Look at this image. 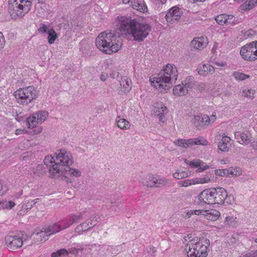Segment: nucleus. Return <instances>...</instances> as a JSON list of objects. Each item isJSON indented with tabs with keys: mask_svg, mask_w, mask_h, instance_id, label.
<instances>
[{
	"mask_svg": "<svg viewBox=\"0 0 257 257\" xmlns=\"http://www.w3.org/2000/svg\"><path fill=\"white\" fill-rule=\"evenodd\" d=\"M185 162L187 164L189 165L192 168H197L200 165L199 163H200L199 160H194L192 161H190L187 160H185Z\"/></svg>",
	"mask_w": 257,
	"mask_h": 257,
	"instance_id": "37998d69",
	"label": "nucleus"
},
{
	"mask_svg": "<svg viewBox=\"0 0 257 257\" xmlns=\"http://www.w3.org/2000/svg\"><path fill=\"white\" fill-rule=\"evenodd\" d=\"M84 249L83 245L77 243L69 248L67 250H68L69 253L78 256L79 252L83 251Z\"/></svg>",
	"mask_w": 257,
	"mask_h": 257,
	"instance_id": "c756f323",
	"label": "nucleus"
},
{
	"mask_svg": "<svg viewBox=\"0 0 257 257\" xmlns=\"http://www.w3.org/2000/svg\"><path fill=\"white\" fill-rule=\"evenodd\" d=\"M120 89L118 94H122L128 92L132 88V81L130 78L124 76L119 81Z\"/></svg>",
	"mask_w": 257,
	"mask_h": 257,
	"instance_id": "4be33fe9",
	"label": "nucleus"
},
{
	"mask_svg": "<svg viewBox=\"0 0 257 257\" xmlns=\"http://www.w3.org/2000/svg\"><path fill=\"white\" fill-rule=\"evenodd\" d=\"M35 200H30L26 205H24L23 206V207L25 209H26V210H30L31 209L32 207L33 206V205H34L36 203V202H34Z\"/></svg>",
	"mask_w": 257,
	"mask_h": 257,
	"instance_id": "09e8293b",
	"label": "nucleus"
},
{
	"mask_svg": "<svg viewBox=\"0 0 257 257\" xmlns=\"http://www.w3.org/2000/svg\"><path fill=\"white\" fill-rule=\"evenodd\" d=\"M177 77V67L174 64H168L163 70V74L154 77L150 81L152 86L160 92H164L170 88L171 84L176 82Z\"/></svg>",
	"mask_w": 257,
	"mask_h": 257,
	"instance_id": "7ed1b4c3",
	"label": "nucleus"
},
{
	"mask_svg": "<svg viewBox=\"0 0 257 257\" xmlns=\"http://www.w3.org/2000/svg\"><path fill=\"white\" fill-rule=\"evenodd\" d=\"M167 110V107L162 102H157L154 105L153 109L154 115L158 117L159 123L160 124L164 123L165 121V112Z\"/></svg>",
	"mask_w": 257,
	"mask_h": 257,
	"instance_id": "6ab92c4d",
	"label": "nucleus"
},
{
	"mask_svg": "<svg viewBox=\"0 0 257 257\" xmlns=\"http://www.w3.org/2000/svg\"><path fill=\"white\" fill-rule=\"evenodd\" d=\"M184 214L183 215V216L186 218H189L191 217V216L193 214V210H189L187 212H184Z\"/></svg>",
	"mask_w": 257,
	"mask_h": 257,
	"instance_id": "603ef678",
	"label": "nucleus"
},
{
	"mask_svg": "<svg viewBox=\"0 0 257 257\" xmlns=\"http://www.w3.org/2000/svg\"><path fill=\"white\" fill-rule=\"evenodd\" d=\"M244 257H257V251H254L252 253H250L248 255H246Z\"/></svg>",
	"mask_w": 257,
	"mask_h": 257,
	"instance_id": "680f3d73",
	"label": "nucleus"
},
{
	"mask_svg": "<svg viewBox=\"0 0 257 257\" xmlns=\"http://www.w3.org/2000/svg\"><path fill=\"white\" fill-rule=\"evenodd\" d=\"M131 6L133 9L140 12H147V6L144 0H134L131 2Z\"/></svg>",
	"mask_w": 257,
	"mask_h": 257,
	"instance_id": "5701e85b",
	"label": "nucleus"
},
{
	"mask_svg": "<svg viewBox=\"0 0 257 257\" xmlns=\"http://www.w3.org/2000/svg\"><path fill=\"white\" fill-rule=\"evenodd\" d=\"M115 34L111 32L101 33L96 38V47L101 51L107 54H111L117 52L121 47L122 43L116 41Z\"/></svg>",
	"mask_w": 257,
	"mask_h": 257,
	"instance_id": "20e7f679",
	"label": "nucleus"
},
{
	"mask_svg": "<svg viewBox=\"0 0 257 257\" xmlns=\"http://www.w3.org/2000/svg\"><path fill=\"white\" fill-rule=\"evenodd\" d=\"M230 140H231V139L230 137H227V136H223V138H222L221 142H222L224 144H228V143H229Z\"/></svg>",
	"mask_w": 257,
	"mask_h": 257,
	"instance_id": "5fc2aeb1",
	"label": "nucleus"
},
{
	"mask_svg": "<svg viewBox=\"0 0 257 257\" xmlns=\"http://www.w3.org/2000/svg\"><path fill=\"white\" fill-rule=\"evenodd\" d=\"M69 251L67 249L65 248H61L56 252H53L51 254V257H63L68 256Z\"/></svg>",
	"mask_w": 257,
	"mask_h": 257,
	"instance_id": "e433bc0d",
	"label": "nucleus"
},
{
	"mask_svg": "<svg viewBox=\"0 0 257 257\" xmlns=\"http://www.w3.org/2000/svg\"><path fill=\"white\" fill-rule=\"evenodd\" d=\"M199 161L200 162V163H199L200 165L197 169V171L198 172H201L209 168V166L207 165L204 162H202L200 160H199Z\"/></svg>",
	"mask_w": 257,
	"mask_h": 257,
	"instance_id": "a18cd8bd",
	"label": "nucleus"
},
{
	"mask_svg": "<svg viewBox=\"0 0 257 257\" xmlns=\"http://www.w3.org/2000/svg\"><path fill=\"white\" fill-rule=\"evenodd\" d=\"M49 113L46 111H39L34 113L32 116L27 118L26 123L28 127L33 128L39 123L43 122L48 117Z\"/></svg>",
	"mask_w": 257,
	"mask_h": 257,
	"instance_id": "f8f14e48",
	"label": "nucleus"
},
{
	"mask_svg": "<svg viewBox=\"0 0 257 257\" xmlns=\"http://www.w3.org/2000/svg\"><path fill=\"white\" fill-rule=\"evenodd\" d=\"M250 146L254 150L257 151V141H253L251 142Z\"/></svg>",
	"mask_w": 257,
	"mask_h": 257,
	"instance_id": "bf43d9fd",
	"label": "nucleus"
},
{
	"mask_svg": "<svg viewBox=\"0 0 257 257\" xmlns=\"http://www.w3.org/2000/svg\"><path fill=\"white\" fill-rule=\"evenodd\" d=\"M204 40V39L203 37L195 38L192 41V44L196 49H202L206 46V43Z\"/></svg>",
	"mask_w": 257,
	"mask_h": 257,
	"instance_id": "2f4dec72",
	"label": "nucleus"
},
{
	"mask_svg": "<svg viewBox=\"0 0 257 257\" xmlns=\"http://www.w3.org/2000/svg\"><path fill=\"white\" fill-rule=\"evenodd\" d=\"M49 29L48 28V27L45 24H40L39 28H38V31L42 34L47 33Z\"/></svg>",
	"mask_w": 257,
	"mask_h": 257,
	"instance_id": "de8ad7c7",
	"label": "nucleus"
},
{
	"mask_svg": "<svg viewBox=\"0 0 257 257\" xmlns=\"http://www.w3.org/2000/svg\"><path fill=\"white\" fill-rule=\"evenodd\" d=\"M236 217L233 216H226L224 220V225L226 227H235L237 225Z\"/></svg>",
	"mask_w": 257,
	"mask_h": 257,
	"instance_id": "72a5a7b5",
	"label": "nucleus"
},
{
	"mask_svg": "<svg viewBox=\"0 0 257 257\" xmlns=\"http://www.w3.org/2000/svg\"><path fill=\"white\" fill-rule=\"evenodd\" d=\"M174 143L177 146L181 147L183 148H187L191 146L192 140H191V139L188 140L179 139L174 141Z\"/></svg>",
	"mask_w": 257,
	"mask_h": 257,
	"instance_id": "7c9ffc66",
	"label": "nucleus"
},
{
	"mask_svg": "<svg viewBox=\"0 0 257 257\" xmlns=\"http://www.w3.org/2000/svg\"><path fill=\"white\" fill-rule=\"evenodd\" d=\"M210 240L204 238H197L190 240L187 244L188 257H206L208 255Z\"/></svg>",
	"mask_w": 257,
	"mask_h": 257,
	"instance_id": "39448f33",
	"label": "nucleus"
},
{
	"mask_svg": "<svg viewBox=\"0 0 257 257\" xmlns=\"http://www.w3.org/2000/svg\"><path fill=\"white\" fill-rule=\"evenodd\" d=\"M16 204L12 201H2L1 207L3 209H11Z\"/></svg>",
	"mask_w": 257,
	"mask_h": 257,
	"instance_id": "a19ab883",
	"label": "nucleus"
},
{
	"mask_svg": "<svg viewBox=\"0 0 257 257\" xmlns=\"http://www.w3.org/2000/svg\"><path fill=\"white\" fill-rule=\"evenodd\" d=\"M25 132V130L23 129H17L15 131V134L17 135L22 134Z\"/></svg>",
	"mask_w": 257,
	"mask_h": 257,
	"instance_id": "052dcab7",
	"label": "nucleus"
},
{
	"mask_svg": "<svg viewBox=\"0 0 257 257\" xmlns=\"http://www.w3.org/2000/svg\"><path fill=\"white\" fill-rule=\"evenodd\" d=\"M216 119V113L213 112L209 117L206 114L194 116L192 119V122L197 127H204L214 122Z\"/></svg>",
	"mask_w": 257,
	"mask_h": 257,
	"instance_id": "2eb2a0df",
	"label": "nucleus"
},
{
	"mask_svg": "<svg viewBox=\"0 0 257 257\" xmlns=\"http://www.w3.org/2000/svg\"><path fill=\"white\" fill-rule=\"evenodd\" d=\"M204 216L208 220L215 221L217 220L220 215V212L215 209L206 210Z\"/></svg>",
	"mask_w": 257,
	"mask_h": 257,
	"instance_id": "cd10ccee",
	"label": "nucleus"
},
{
	"mask_svg": "<svg viewBox=\"0 0 257 257\" xmlns=\"http://www.w3.org/2000/svg\"><path fill=\"white\" fill-rule=\"evenodd\" d=\"M118 198L115 197V195H113L110 196L109 200H110V203L111 204H113L116 202V201L117 200Z\"/></svg>",
	"mask_w": 257,
	"mask_h": 257,
	"instance_id": "4d7b16f0",
	"label": "nucleus"
},
{
	"mask_svg": "<svg viewBox=\"0 0 257 257\" xmlns=\"http://www.w3.org/2000/svg\"><path fill=\"white\" fill-rule=\"evenodd\" d=\"M116 22V31L119 36L131 35L133 39L138 42H143L152 30L149 24L136 19L121 17Z\"/></svg>",
	"mask_w": 257,
	"mask_h": 257,
	"instance_id": "f257e3e1",
	"label": "nucleus"
},
{
	"mask_svg": "<svg viewBox=\"0 0 257 257\" xmlns=\"http://www.w3.org/2000/svg\"><path fill=\"white\" fill-rule=\"evenodd\" d=\"M5 45V39L2 32H0V50L4 47Z\"/></svg>",
	"mask_w": 257,
	"mask_h": 257,
	"instance_id": "8fccbe9b",
	"label": "nucleus"
},
{
	"mask_svg": "<svg viewBox=\"0 0 257 257\" xmlns=\"http://www.w3.org/2000/svg\"><path fill=\"white\" fill-rule=\"evenodd\" d=\"M173 176L174 178L179 180L188 177L189 176V173L186 171H179V170H177L173 173Z\"/></svg>",
	"mask_w": 257,
	"mask_h": 257,
	"instance_id": "4c0bfd02",
	"label": "nucleus"
},
{
	"mask_svg": "<svg viewBox=\"0 0 257 257\" xmlns=\"http://www.w3.org/2000/svg\"><path fill=\"white\" fill-rule=\"evenodd\" d=\"M215 174L220 176H223L225 175V172L224 170H216Z\"/></svg>",
	"mask_w": 257,
	"mask_h": 257,
	"instance_id": "864d4df0",
	"label": "nucleus"
},
{
	"mask_svg": "<svg viewBox=\"0 0 257 257\" xmlns=\"http://www.w3.org/2000/svg\"><path fill=\"white\" fill-rule=\"evenodd\" d=\"M97 222L98 221L96 217L88 219L77 225L75 228V231L79 233H81L96 225Z\"/></svg>",
	"mask_w": 257,
	"mask_h": 257,
	"instance_id": "aec40b11",
	"label": "nucleus"
},
{
	"mask_svg": "<svg viewBox=\"0 0 257 257\" xmlns=\"http://www.w3.org/2000/svg\"><path fill=\"white\" fill-rule=\"evenodd\" d=\"M14 95L20 105L26 106L37 98L38 91L35 87L29 86L19 88L14 92Z\"/></svg>",
	"mask_w": 257,
	"mask_h": 257,
	"instance_id": "423d86ee",
	"label": "nucleus"
},
{
	"mask_svg": "<svg viewBox=\"0 0 257 257\" xmlns=\"http://www.w3.org/2000/svg\"><path fill=\"white\" fill-rule=\"evenodd\" d=\"M48 35L47 40L49 44L54 43L55 40L57 39L58 35L56 33L53 28L49 29L47 33Z\"/></svg>",
	"mask_w": 257,
	"mask_h": 257,
	"instance_id": "473e14b6",
	"label": "nucleus"
},
{
	"mask_svg": "<svg viewBox=\"0 0 257 257\" xmlns=\"http://www.w3.org/2000/svg\"><path fill=\"white\" fill-rule=\"evenodd\" d=\"M149 251L151 253H154L156 251V250L155 249V247H150V250Z\"/></svg>",
	"mask_w": 257,
	"mask_h": 257,
	"instance_id": "0e129e2a",
	"label": "nucleus"
},
{
	"mask_svg": "<svg viewBox=\"0 0 257 257\" xmlns=\"http://www.w3.org/2000/svg\"><path fill=\"white\" fill-rule=\"evenodd\" d=\"M42 165L38 164L35 168H31L30 173L31 174H33L39 176L41 173V171L42 170Z\"/></svg>",
	"mask_w": 257,
	"mask_h": 257,
	"instance_id": "c03bdc74",
	"label": "nucleus"
},
{
	"mask_svg": "<svg viewBox=\"0 0 257 257\" xmlns=\"http://www.w3.org/2000/svg\"><path fill=\"white\" fill-rule=\"evenodd\" d=\"M193 211V214L195 215H203L204 216V214L206 212V210H195Z\"/></svg>",
	"mask_w": 257,
	"mask_h": 257,
	"instance_id": "3c124183",
	"label": "nucleus"
},
{
	"mask_svg": "<svg viewBox=\"0 0 257 257\" xmlns=\"http://www.w3.org/2000/svg\"><path fill=\"white\" fill-rule=\"evenodd\" d=\"M235 138L240 144L247 145L250 143L249 136L243 132L237 131L234 133Z\"/></svg>",
	"mask_w": 257,
	"mask_h": 257,
	"instance_id": "a878e982",
	"label": "nucleus"
},
{
	"mask_svg": "<svg viewBox=\"0 0 257 257\" xmlns=\"http://www.w3.org/2000/svg\"><path fill=\"white\" fill-rule=\"evenodd\" d=\"M61 220L57 223L49 225L44 230H41L36 234L35 239L37 242H44L48 239V236L59 232L60 230L65 229L63 228Z\"/></svg>",
	"mask_w": 257,
	"mask_h": 257,
	"instance_id": "0eeeda50",
	"label": "nucleus"
},
{
	"mask_svg": "<svg viewBox=\"0 0 257 257\" xmlns=\"http://www.w3.org/2000/svg\"><path fill=\"white\" fill-rule=\"evenodd\" d=\"M173 94L177 96H184L188 93L187 90L182 83L176 85L173 88Z\"/></svg>",
	"mask_w": 257,
	"mask_h": 257,
	"instance_id": "c85d7f7f",
	"label": "nucleus"
},
{
	"mask_svg": "<svg viewBox=\"0 0 257 257\" xmlns=\"http://www.w3.org/2000/svg\"><path fill=\"white\" fill-rule=\"evenodd\" d=\"M214 204H222L227 196V191L223 188H214Z\"/></svg>",
	"mask_w": 257,
	"mask_h": 257,
	"instance_id": "412c9836",
	"label": "nucleus"
},
{
	"mask_svg": "<svg viewBox=\"0 0 257 257\" xmlns=\"http://www.w3.org/2000/svg\"><path fill=\"white\" fill-rule=\"evenodd\" d=\"M209 177L196 178L193 179H187L178 182L179 187H187L188 186L198 184H204L210 182Z\"/></svg>",
	"mask_w": 257,
	"mask_h": 257,
	"instance_id": "dca6fc26",
	"label": "nucleus"
},
{
	"mask_svg": "<svg viewBox=\"0 0 257 257\" xmlns=\"http://www.w3.org/2000/svg\"><path fill=\"white\" fill-rule=\"evenodd\" d=\"M214 188L207 189L202 191L198 196V203L201 206L213 204L214 201Z\"/></svg>",
	"mask_w": 257,
	"mask_h": 257,
	"instance_id": "4468645a",
	"label": "nucleus"
},
{
	"mask_svg": "<svg viewBox=\"0 0 257 257\" xmlns=\"http://www.w3.org/2000/svg\"><path fill=\"white\" fill-rule=\"evenodd\" d=\"M182 12L179 8L175 6L170 9L166 15L165 18L167 22L173 24L180 20Z\"/></svg>",
	"mask_w": 257,
	"mask_h": 257,
	"instance_id": "f3484780",
	"label": "nucleus"
},
{
	"mask_svg": "<svg viewBox=\"0 0 257 257\" xmlns=\"http://www.w3.org/2000/svg\"><path fill=\"white\" fill-rule=\"evenodd\" d=\"M233 76L238 81H242L250 77L249 75L239 72H234Z\"/></svg>",
	"mask_w": 257,
	"mask_h": 257,
	"instance_id": "58836bf2",
	"label": "nucleus"
},
{
	"mask_svg": "<svg viewBox=\"0 0 257 257\" xmlns=\"http://www.w3.org/2000/svg\"><path fill=\"white\" fill-rule=\"evenodd\" d=\"M253 31L251 30H249L246 32V35L247 36H250L253 35Z\"/></svg>",
	"mask_w": 257,
	"mask_h": 257,
	"instance_id": "e2e57ef3",
	"label": "nucleus"
},
{
	"mask_svg": "<svg viewBox=\"0 0 257 257\" xmlns=\"http://www.w3.org/2000/svg\"><path fill=\"white\" fill-rule=\"evenodd\" d=\"M257 5V0H249L245 2L241 6V9L243 11L249 10L253 8Z\"/></svg>",
	"mask_w": 257,
	"mask_h": 257,
	"instance_id": "f704fd0d",
	"label": "nucleus"
},
{
	"mask_svg": "<svg viewBox=\"0 0 257 257\" xmlns=\"http://www.w3.org/2000/svg\"><path fill=\"white\" fill-rule=\"evenodd\" d=\"M89 212L86 209L82 211L71 213L61 220L63 228L65 229L71 226L73 224L78 222L80 220L86 217Z\"/></svg>",
	"mask_w": 257,
	"mask_h": 257,
	"instance_id": "1a4fd4ad",
	"label": "nucleus"
},
{
	"mask_svg": "<svg viewBox=\"0 0 257 257\" xmlns=\"http://www.w3.org/2000/svg\"><path fill=\"white\" fill-rule=\"evenodd\" d=\"M240 54L244 60L254 61L257 59V41L252 42L242 46Z\"/></svg>",
	"mask_w": 257,
	"mask_h": 257,
	"instance_id": "6e6552de",
	"label": "nucleus"
},
{
	"mask_svg": "<svg viewBox=\"0 0 257 257\" xmlns=\"http://www.w3.org/2000/svg\"><path fill=\"white\" fill-rule=\"evenodd\" d=\"M73 158L70 152L65 149H61L55 153V158L51 156L45 157L44 164L49 168V173L53 177L63 175L64 170L73 164Z\"/></svg>",
	"mask_w": 257,
	"mask_h": 257,
	"instance_id": "f03ea898",
	"label": "nucleus"
},
{
	"mask_svg": "<svg viewBox=\"0 0 257 257\" xmlns=\"http://www.w3.org/2000/svg\"><path fill=\"white\" fill-rule=\"evenodd\" d=\"M107 74L105 73H102L101 75H100V79H101V80H102V81H105L107 78Z\"/></svg>",
	"mask_w": 257,
	"mask_h": 257,
	"instance_id": "13d9d810",
	"label": "nucleus"
},
{
	"mask_svg": "<svg viewBox=\"0 0 257 257\" xmlns=\"http://www.w3.org/2000/svg\"><path fill=\"white\" fill-rule=\"evenodd\" d=\"M3 184L2 183V181L0 180V193H1V191L3 190Z\"/></svg>",
	"mask_w": 257,
	"mask_h": 257,
	"instance_id": "774afa93",
	"label": "nucleus"
},
{
	"mask_svg": "<svg viewBox=\"0 0 257 257\" xmlns=\"http://www.w3.org/2000/svg\"><path fill=\"white\" fill-rule=\"evenodd\" d=\"M64 173L62 175H70L74 177H79L81 175V172L79 170L70 168V166L66 168V170H64Z\"/></svg>",
	"mask_w": 257,
	"mask_h": 257,
	"instance_id": "c9c22d12",
	"label": "nucleus"
},
{
	"mask_svg": "<svg viewBox=\"0 0 257 257\" xmlns=\"http://www.w3.org/2000/svg\"><path fill=\"white\" fill-rule=\"evenodd\" d=\"M167 182V179L156 175H148L142 181V183L144 185L156 188L165 185Z\"/></svg>",
	"mask_w": 257,
	"mask_h": 257,
	"instance_id": "9d476101",
	"label": "nucleus"
},
{
	"mask_svg": "<svg viewBox=\"0 0 257 257\" xmlns=\"http://www.w3.org/2000/svg\"><path fill=\"white\" fill-rule=\"evenodd\" d=\"M182 84L184 85L187 91L191 90L197 87V83L195 80V78L192 76H188L182 81Z\"/></svg>",
	"mask_w": 257,
	"mask_h": 257,
	"instance_id": "393cba45",
	"label": "nucleus"
},
{
	"mask_svg": "<svg viewBox=\"0 0 257 257\" xmlns=\"http://www.w3.org/2000/svg\"><path fill=\"white\" fill-rule=\"evenodd\" d=\"M205 0H190V1L193 3H195L196 2H203Z\"/></svg>",
	"mask_w": 257,
	"mask_h": 257,
	"instance_id": "69168bd1",
	"label": "nucleus"
},
{
	"mask_svg": "<svg viewBox=\"0 0 257 257\" xmlns=\"http://www.w3.org/2000/svg\"><path fill=\"white\" fill-rule=\"evenodd\" d=\"M32 0H14L13 5L18 17H22L31 10Z\"/></svg>",
	"mask_w": 257,
	"mask_h": 257,
	"instance_id": "9b49d317",
	"label": "nucleus"
},
{
	"mask_svg": "<svg viewBox=\"0 0 257 257\" xmlns=\"http://www.w3.org/2000/svg\"><path fill=\"white\" fill-rule=\"evenodd\" d=\"M216 23L221 26L231 24L235 25L237 24V21L233 15H228L225 14L217 16L215 18Z\"/></svg>",
	"mask_w": 257,
	"mask_h": 257,
	"instance_id": "a211bd4d",
	"label": "nucleus"
},
{
	"mask_svg": "<svg viewBox=\"0 0 257 257\" xmlns=\"http://www.w3.org/2000/svg\"><path fill=\"white\" fill-rule=\"evenodd\" d=\"M117 126L121 130H126L130 128V122L126 119L117 116L115 119Z\"/></svg>",
	"mask_w": 257,
	"mask_h": 257,
	"instance_id": "bb28decb",
	"label": "nucleus"
},
{
	"mask_svg": "<svg viewBox=\"0 0 257 257\" xmlns=\"http://www.w3.org/2000/svg\"><path fill=\"white\" fill-rule=\"evenodd\" d=\"M197 70L200 75L205 76L208 74H212L215 71V68L209 64H203L198 67Z\"/></svg>",
	"mask_w": 257,
	"mask_h": 257,
	"instance_id": "b1692460",
	"label": "nucleus"
},
{
	"mask_svg": "<svg viewBox=\"0 0 257 257\" xmlns=\"http://www.w3.org/2000/svg\"><path fill=\"white\" fill-rule=\"evenodd\" d=\"M255 90L251 89H245L243 91V95L249 99H253L254 98V95Z\"/></svg>",
	"mask_w": 257,
	"mask_h": 257,
	"instance_id": "79ce46f5",
	"label": "nucleus"
},
{
	"mask_svg": "<svg viewBox=\"0 0 257 257\" xmlns=\"http://www.w3.org/2000/svg\"><path fill=\"white\" fill-rule=\"evenodd\" d=\"M214 64L219 67H223L226 65V63L224 61L215 62Z\"/></svg>",
	"mask_w": 257,
	"mask_h": 257,
	"instance_id": "6e6d98bb",
	"label": "nucleus"
},
{
	"mask_svg": "<svg viewBox=\"0 0 257 257\" xmlns=\"http://www.w3.org/2000/svg\"><path fill=\"white\" fill-rule=\"evenodd\" d=\"M218 148L222 152H228L229 150V145L228 144L220 142L218 145Z\"/></svg>",
	"mask_w": 257,
	"mask_h": 257,
	"instance_id": "49530a36",
	"label": "nucleus"
},
{
	"mask_svg": "<svg viewBox=\"0 0 257 257\" xmlns=\"http://www.w3.org/2000/svg\"><path fill=\"white\" fill-rule=\"evenodd\" d=\"M6 244L10 250H15L22 247L24 242L23 235L18 233L14 235H7L5 237Z\"/></svg>",
	"mask_w": 257,
	"mask_h": 257,
	"instance_id": "ddd939ff",
	"label": "nucleus"
},
{
	"mask_svg": "<svg viewBox=\"0 0 257 257\" xmlns=\"http://www.w3.org/2000/svg\"><path fill=\"white\" fill-rule=\"evenodd\" d=\"M42 131V128L41 127H39L36 131H34L35 132V134H38V133H40V132H41Z\"/></svg>",
	"mask_w": 257,
	"mask_h": 257,
	"instance_id": "338daca9",
	"label": "nucleus"
},
{
	"mask_svg": "<svg viewBox=\"0 0 257 257\" xmlns=\"http://www.w3.org/2000/svg\"><path fill=\"white\" fill-rule=\"evenodd\" d=\"M191 140H192V143H191V146L194 145H206L208 143L207 140L202 137H199L198 138H192Z\"/></svg>",
	"mask_w": 257,
	"mask_h": 257,
	"instance_id": "ea45409f",
	"label": "nucleus"
}]
</instances>
